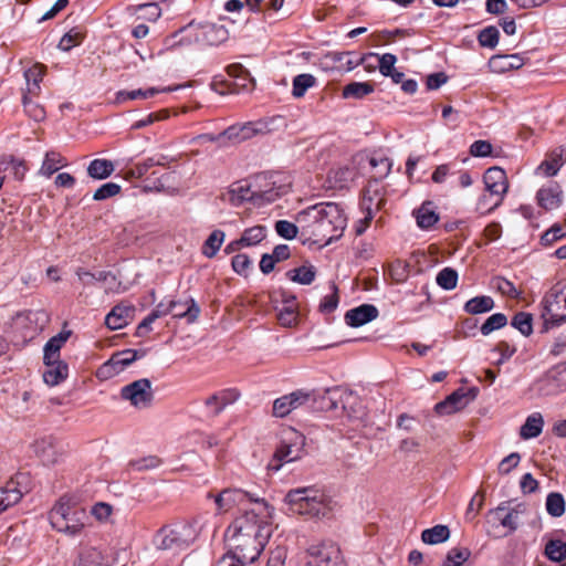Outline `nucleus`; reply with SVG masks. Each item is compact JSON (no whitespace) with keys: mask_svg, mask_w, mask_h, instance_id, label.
Here are the masks:
<instances>
[{"mask_svg":"<svg viewBox=\"0 0 566 566\" xmlns=\"http://www.w3.org/2000/svg\"><path fill=\"white\" fill-rule=\"evenodd\" d=\"M296 222L303 235L329 244L343 235L347 218L338 203L321 202L300 211Z\"/></svg>","mask_w":566,"mask_h":566,"instance_id":"1","label":"nucleus"},{"mask_svg":"<svg viewBox=\"0 0 566 566\" xmlns=\"http://www.w3.org/2000/svg\"><path fill=\"white\" fill-rule=\"evenodd\" d=\"M49 521L56 532L77 537L85 531L88 516L73 496L63 495L51 509Z\"/></svg>","mask_w":566,"mask_h":566,"instance_id":"2","label":"nucleus"},{"mask_svg":"<svg viewBox=\"0 0 566 566\" xmlns=\"http://www.w3.org/2000/svg\"><path fill=\"white\" fill-rule=\"evenodd\" d=\"M254 506L251 510H245L241 516L237 517L226 532L253 536H259V534L265 532L266 537H270L272 533L270 520L273 509L263 499H255Z\"/></svg>","mask_w":566,"mask_h":566,"instance_id":"3","label":"nucleus"},{"mask_svg":"<svg viewBox=\"0 0 566 566\" xmlns=\"http://www.w3.org/2000/svg\"><path fill=\"white\" fill-rule=\"evenodd\" d=\"M289 510L307 517L325 516L329 511L325 495L313 488H301L289 491L285 496Z\"/></svg>","mask_w":566,"mask_h":566,"instance_id":"4","label":"nucleus"},{"mask_svg":"<svg viewBox=\"0 0 566 566\" xmlns=\"http://www.w3.org/2000/svg\"><path fill=\"white\" fill-rule=\"evenodd\" d=\"M179 36L178 41H174L170 46L176 44L189 45L191 43H205L208 45H218L224 42L228 36V30L223 25L216 23L196 24L189 23L172 35V40Z\"/></svg>","mask_w":566,"mask_h":566,"instance_id":"5","label":"nucleus"},{"mask_svg":"<svg viewBox=\"0 0 566 566\" xmlns=\"http://www.w3.org/2000/svg\"><path fill=\"white\" fill-rule=\"evenodd\" d=\"M197 535L198 532L193 523L177 522L158 530L154 537V544L163 551L185 549L195 542Z\"/></svg>","mask_w":566,"mask_h":566,"instance_id":"6","label":"nucleus"},{"mask_svg":"<svg viewBox=\"0 0 566 566\" xmlns=\"http://www.w3.org/2000/svg\"><path fill=\"white\" fill-rule=\"evenodd\" d=\"M483 181L489 196L483 195L480 197L476 210L485 213L491 212L501 205L507 191L509 182L504 169L500 167L489 168L483 176Z\"/></svg>","mask_w":566,"mask_h":566,"instance_id":"7","label":"nucleus"},{"mask_svg":"<svg viewBox=\"0 0 566 566\" xmlns=\"http://www.w3.org/2000/svg\"><path fill=\"white\" fill-rule=\"evenodd\" d=\"M270 537L266 534L253 536L249 534H229L226 532V539L230 551L227 553L247 564L255 562Z\"/></svg>","mask_w":566,"mask_h":566,"instance_id":"8","label":"nucleus"},{"mask_svg":"<svg viewBox=\"0 0 566 566\" xmlns=\"http://www.w3.org/2000/svg\"><path fill=\"white\" fill-rule=\"evenodd\" d=\"M322 407L326 410L342 408L348 418L360 419L365 415L357 395L339 387L326 389L322 396Z\"/></svg>","mask_w":566,"mask_h":566,"instance_id":"9","label":"nucleus"},{"mask_svg":"<svg viewBox=\"0 0 566 566\" xmlns=\"http://www.w3.org/2000/svg\"><path fill=\"white\" fill-rule=\"evenodd\" d=\"M252 184L258 206L273 202L287 191L286 187L277 185L275 176L269 172L255 175L252 178Z\"/></svg>","mask_w":566,"mask_h":566,"instance_id":"10","label":"nucleus"},{"mask_svg":"<svg viewBox=\"0 0 566 566\" xmlns=\"http://www.w3.org/2000/svg\"><path fill=\"white\" fill-rule=\"evenodd\" d=\"M290 434L292 437L283 440L276 449L273 460L269 463V469L277 471L283 462H292L303 455L304 436L296 431H291Z\"/></svg>","mask_w":566,"mask_h":566,"instance_id":"11","label":"nucleus"},{"mask_svg":"<svg viewBox=\"0 0 566 566\" xmlns=\"http://www.w3.org/2000/svg\"><path fill=\"white\" fill-rule=\"evenodd\" d=\"M307 566H345L339 547L332 542L312 545L307 549Z\"/></svg>","mask_w":566,"mask_h":566,"instance_id":"12","label":"nucleus"},{"mask_svg":"<svg viewBox=\"0 0 566 566\" xmlns=\"http://www.w3.org/2000/svg\"><path fill=\"white\" fill-rule=\"evenodd\" d=\"M120 397L137 409L150 407L154 400L150 380L142 378L124 386L120 389Z\"/></svg>","mask_w":566,"mask_h":566,"instance_id":"13","label":"nucleus"},{"mask_svg":"<svg viewBox=\"0 0 566 566\" xmlns=\"http://www.w3.org/2000/svg\"><path fill=\"white\" fill-rule=\"evenodd\" d=\"M542 396H554L566 390V363H559L548 369L536 382Z\"/></svg>","mask_w":566,"mask_h":566,"instance_id":"14","label":"nucleus"},{"mask_svg":"<svg viewBox=\"0 0 566 566\" xmlns=\"http://www.w3.org/2000/svg\"><path fill=\"white\" fill-rule=\"evenodd\" d=\"M476 397V389L459 388L449 395L444 400L434 406V411L439 416L452 415L464 409L468 403Z\"/></svg>","mask_w":566,"mask_h":566,"instance_id":"15","label":"nucleus"},{"mask_svg":"<svg viewBox=\"0 0 566 566\" xmlns=\"http://www.w3.org/2000/svg\"><path fill=\"white\" fill-rule=\"evenodd\" d=\"M114 559L105 551L87 544H80L72 566H112Z\"/></svg>","mask_w":566,"mask_h":566,"instance_id":"16","label":"nucleus"},{"mask_svg":"<svg viewBox=\"0 0 566 566\" xmlns=\"http://www.w3.org/2000/svg\"><path fill=\"white\" fill-rule=\"evenodd\" d=\"M312 400V394L304 390H296L282 396L273 402V415L283 418L294 409H297Z\"/></svg>","mask_w":566,"mask_h":566,"instance_id":"17","label":"nucleus"},{"mask_svg":"<svg viewBox=\"0 0 566 566\" xmlns=\"http://www.w3.org/2000/svg\"><path fill=\"white\" fill-rule=\"evenodd\" d=\"M256 497L241 489H226L214 497L217 510L226 513L234 506H242L245 503H253Z\"/></svg>","mask_w":566,"mask_h":566,"instance_id":"18","label":"nucleus"},{"mask_svg":"<svg viewBox=\"0 0 566 566\" xmlns=\"http://www.w3.org/2000/svg\"><path fill=\"white\" fill-rule=\"evenodd\" d=\"M181 305H188L187 310L184 312H176L175 317L177 318H186L188 323H193L200 313V308L195 302L193 298H189L185 302L181 301H170L167 305L164 303H159L153 313L158 314V318L165 316L176 310V307Z\"/></svg>","mask_w":566,"mask_h":566,"instance_id":"19","label":"nucleus"},{"mask_svg":"<svg viewBox=\"0 0 566 566\" xmlns=\"http://www.w3.org/2000/svg\"><path fill=\"white\" fill-rule=\"evenodd\" d=\"M135 353L130 349H124L112 355V357L103 364L97 375L99 377L108 378L119 374L126 366L135 361Z\"/></svg>","mask_w":566,"mask_h":566,"instance_id":"20","label":"nucleus"},{"mask_svg":"<svg viewBox=\"0 0 566 566\" xmlns=\"http://www.w3.org/2000/svg\"><path fill=\"white\" fill-rule=\"evenodd\" d=\"M536 200L541 208L549 211L557 209L563 201V190L557 182L551 181L543 186L536 193Z\"/></svg>","mask_w":566,"mask_h":566,"instance_id":"21","label":"nucleus"},{"mask_svg":"<svg viewBox=\"0 0 566 566\" xmlns=\"http://www.w3.org/2000/svg\"><path fill=\"white\" fill-rule=\"evenodd\" d=\"M135 307L128 303L117 304L105 317V324L109 329H120L125 327L133 318Z\"/></svg>","mask_w":566,"mask_h":566,"instance_id":"22","label":"nucleus"},{"mask_svg":"<svg viewBox=\"0 0 566 566\" xmlns=\"http://www.w3.org/2000/svg\"><path fill=\"white\" fill-rule=\"evenodd\" d=\"M378 314V310L375 305L363 304L347 311L345 322L348 326L359 327L377 318Z\"/></svg>","mask_w":566,"mask_h":566,"instance_id":"23","label":"nucleus"},{"mask_svg":"<svg viewBox=\"0 0 566 566\" xmlns=\"http://www.w3.org/2000/svg\"><path fill=\"white\" fill-rule=\"evenodd\" d=\"M21 479H24L23 474H19L17 480H11L0 489V514L21 501L23 496V491L19 489Z\"/></svg>","mask_w":566,"mask_h":566,"instance_id":"24","label":"nucleus"},{"mask_svg":"<svg viewBox=\"0 0 566 566\" xmlns=\"http://www.w3.org/2000/svg\"><path fill=\"white\" fill-rule=\"evenodd\" d=\"M34 450L36 455L45 465L55 464L61 455L57 443L52 437L42 438L35 441Z\"/></svg>","mask_w":566,"mask_h":566,"instance_id":"25","label":"nucleus"},{"mask_svg":"<svg viewBox=\"0 0 566 566\" xmlns=\"http://www.w3.org/2000/svg\"><path fill=\"white\" fill-rule=\"evenodd\" d=\"M45 368L42 377L46 385L53 387L64 381L69 375V366L61 359L44 360Z\"/></svg>","mask_w":566,"mask_h":566,"instance_id":"26","label":"nucleus"},{"mask_svg":"<svg viewBox=\"0 0 566 566\" xmlns=\"http://www.w3.org/2000/svg\"><path fill=\"white\" fill-rule=\"evenodd\" d=\"M564 153L565 150L563 148H556L547 154L545 160L537 167L536 174L544 177H553L557 175L559 169L566 163Z\"/></svg>","mask_w":566,"mask_h":566,"instance_id":"27","label":"nucleus"},{"mask_svg":"<svg viewBox=\"0 0 566 566\" xmlns=\"http://www.w3.org/2000/svg\"><path fill=\"white\" fill-rule=\"evenodd\" d=\"M253 184L251 180H242L239 182H235L232 185L229 193H230V201L239 206L244 201H251L252 203L256 205V198H254V190H253Z\"/></svg>","mask_w":566,"mask_h":566,"instance_id":"28","label":"nucleus"},{"mask_svg":"<svg viewBox=\"0 0 566 566\" xmlns=\"http://www.w3.org/2000/svg\"><path fill=\"white\" fill-rule=\"evenodd\" d=\"M45 66L40 63H35L31 67L24 71V78L27 82V90L24 94L36 95L40 92V83L43 80Z\"/></svg>","mask_w":566,"mask_h":566,"instance_id":"29","label":"nucleus"},{"mask_svg":"<svg viewBox=\"0 0 566 566\" xmlns=\"http://www.w3.org/2000/svg\"><path fill=\"white\" fill-rule=\"evenodd\" d=\"M417 224L421 229H430L439 221V214L434 211L432 202L426 201L413 211Z\"/></svg>","mask_w":566,"mask_h":566,"instance_id":"30","label":"nucleus"},{"mask_svg":"<svg viewBox=\"0 0 566 566\" xmlns=\"http://www.w3.org/2000/svg\"><path fill=\"white\" fill-rule=\"evenodd\" d=\"M228 74L234 80H243V83H233L237 88H231V92H239L240 90H251L254 85V80L250 76L249 71L239 63L231 64L227 67Z\"/></svg>","mask_w":566,"mask_h":566,"instance_id":"31","label":"nucleus"},{"mask_svg":"<svg viewBox=\"0 0 566 566\" xmlns=\"http://www.w3.org/2000/svg\"><path fill=\"white\" fill-rule=\"evenodd\" d=\"M544 427V418L539 412H533L530 415L524 424L521 427L520 436L527 440L538 437Z\"/></svg>","mask_w":566,"mask_h":566,"instance_id":"32","label":"nucleus"},{"mask_svg":"<svg viewBox=\"0 0 566 566\" xmlns=\"http://www.w3.org/2000/svg\"><path fill=\"white\" fill-rule=\"evenodd\" d=\"M547 301H548V291L546 292V294L542 301V305H543V310H544L543 315L548 316L547 319H549L555 325H560V324L565 323L566 322V307H563V305L565 304V294L564 293L562 295L558 294L557 297L555 298V303H557L556 305L558 306L557 312H553L549 310Z\"/></svg>","mask_w":566,"mask_h":566,"instance_id":"33","label":"nucleus"},{"mask_svg":"<svg viewBox=\"0 0 566 566\" xmlns=\"http://www.w3.org/2000/svg\"><path fill=\"white\" fill-rule=\"evenodd\" d=\"M374 91L375 85L370 82H350L343 87L342 96L344 98L361 99Z\"/></svg>","mask_w":566,"mask_h":566,"instance_id":"34","label":"nucleus"},{"mask_svg":"<svg viewBox=\"0 0 566 566\" xmlns=\"http://www.w3.org/2000/svg\"><path fill=\"white\" fill-rule=\"evenodd\" d=\"M354 172L348 167H337L328 171L327 181L331 188L342 189L353 179Z\"/></svg>","mask_w":566,"mask_h":566,"instance_id":"35","label":"nucleus"},{"mask_svg":"<svg viewBox=\"0 0 566 566\" xmlns=\"http://www.w3.org/2000/svg\"><path fill=\"white\" fill-rule=\"evenodd\" d=\"M239 398V392L235 389H227L213 394L206 399V406H212V401L219 400V407H216L213 415H219L228 405L234 402Z\"/></svg>","mask_w":566,"mask_h":566,"instance_id":"36","label":"nucleus"},{"mask_svg":"<svg viewBox=\"0 0 566 566\" xmlns=\"http://www.w3.org/2000/svg\"><path fill=\"white\" fill-rule=\"evenodd\" d=\"M296 300L294 296H290L284 300V306L277 313V321L284 327H291L296 323Z\"/></svg>","mask_w":566,"mask_h":566,"instance_id":"37","label":"nucleus"},{"mask_svg":"<svg viewBox=\"0 0 566 566\" xmlns=\"http://www.w3.org/2000/svg\"><path fill=\"white\" fill-rule=\"evenodd\" d=\"M115 170L114 164L107 159H94L87 167V174L93 179H105Z\"/></svg>","mask_w":566,"mask_h":566,"instance_id":"38","label":"nucleus"},{"mask_svg":"<svg viewBox=\"0 0 566 566\" xmlns=\"http://www.w3.org/2000/svg\"><path fill=\"white\" fill-rule=\"evenodd\" d=\"M450 537V530L447 525H436L427 528L421 533V539L429 545H436L448 541Z\"/></svg>","mask_w":566,"mask_h":566,"instance_id":"39","label":"nucleus"},{"mask_svg":"<svg viewBox=\"0 0 566 566\" xmlns=\"http://www.w3.org/2000/svg\"><path fill=\"white\" fill-rule=\"evenodd\" d=\"M493 307L494 301L488 295L472 297L464 304V311L473 315L490 312Z\"/></svg>","mask_w":566,"mask_h":566,"instance_id":"40","label":"nucleus"},{"mask_svg":"<svg viewBox=\"0 0 566 566\" xmlns=\"http://www.w3.org/2000/svg\"><path fill=\"white\" fill-rule=\"evenodd\" d=\"M69 333H60L48 340L44 346L43 360L52 361L60 359V350L67 340Z\"/></svg>","mask_w":566,"mask_h":566,"instance_id":"41","label":"nucleus"},{"mask_svg":"<svg viewBox=\"0 0 566 566\" xmlns=\"http://www.w3.org/2000/svg\"><path fill=\"white\" fill-rule=\"evenodd\" d=\"M224 237L226 234L222 230L212 231L202 244V254L209 259L216 256L224 241Z\"/></svg>","mask_w":566,"mask_h":566,"instance_id":"42","label":"nucleus"},{"mask_svg":"<svg viewBox=\"0 0 566 566\" xmlns=\"http://www.w3.org/2000/svg\"><path fill=\"white\" fill-rule=\"evenodd\" d=\"M286 275L294 282L308 285L314 281L316 271L313 265H302L300 268L290 270Z\"/></svg>","mask_w":566,"mask_h":566,"instance_id":"43","label":"nucleus"},{"mask_svg":"<svg viewBox=\"0 0 566 566\" xmlns=\"http://www.w3.org/2000/svg\"><path fill=\"white\" fill-rule=\"evenodd\" d=\"M316 83V78L312 74H298L293 78L292 94L294 97H303L306 91L313 87Z\"/></svg>","mask_w":566,"mask_h":566,"instance_id":"44","label":"nucleus"},{"mask_svg":"<svg viewBox=\"0 0 566 566\" xmlns=\"http://www.w3.org/2000/svg\"><path fill=\"white\" fill-rule=\"evenodd\" d=\"M266 235V228L263 226H254L243 231L240 242L243 247H252L259 244Z\"/></svg>","mask_w":566,"mask_h":566,"instance_id":"45","label":"nucleus"},{"mask_svg":"<svg viewBox=\"0 0 566 566\" xmlns=\"http://www.w3.org/2000/svg\"><path fill=\"white\" fill-rule=\"evenodd\" d=\"M63 160H64V158L59 153H55V151L46 153L45 158H44L43 164L40 169L41 174L46 177L52 176L54 172H56L60 169V167L64 166Z\"/></svg>","mask_w":566,"mask_h":566,"instance_id":"46","label":"nucleus"},{"mask_svg":"<svg viewBox=\"0 0 566 566\" xmlns=\"http://www.w3.org/2000/svg\"><path fill=\"white\" fill-rule=\"evenodd\" d=\"M371 59L377 61L379 72L384 76H389L395 70L397 57L391 53H385L382 55H379L378 53H368V60Z\"/></svg>","mask_w":566,"mask_h":566,"instance_id":"47","label":"nucleus"},{"mask_svg":"<svg viewBox=\"0 0 566 566\" xmlns=\"http://www.w3.org/2000/svg\"><path fill=\"white\" fill-rule=\"evenodd\" d=\"M545 555L552 562H562L566 558V543L560 539H551L545 546Z\"/></svg>","mask_w":566,"mask_h":566,"instance_id":"48","label":"nucleus"},{"mask_svg":"<svg viewBox=\"0 0 566 566\" xmlns=\"http://www.w3.org/2000/svg\"><path fill=\"white\" fill-rule=\"evenodd\" d=\"M546 511L553 517H559L565 513V500L560 493L552 492L546 497Z\"/></svg>","mask_w":566,"mask_h":566,"instance_id":"49","label":"nucleus"},{"mask_svg":"<svg viewBox=\"0 0 566 566\" xmlns=\"http://www.w3.org/2000/svg\"><path fill=\"white\" fill-rule=\"evenodd\" d=\"M436 281L443 290H453L458 283V272L452 268H444L438 273Z\"/></svg>","mask_w":566,"mask_h":566,"instance_id":"50","label":"nucleus"},{"mask_svg":"<svg viewBox=\"0 0 566 566\" xmlns=\"http://www.w3.org/2000/svg\"><path fill=\"white\" fill-rule=\"evenodd\" d=\"M84 39V34L78 29L74 28L66 32L60 40L57 48L62 51H70L72 48L78 45Z\"/></svg>","mask_w":566,"mask_h":566,"instance_id":"51","label":"nucleus"},{"mask_svg":"<svg viewBox=\"0 0 566 566\" xmlns=\"http://www.w3.org/2000/svg\"><path fill=\"white\" fill-rule=\"evenodd\" d=\"M533 318L530 313L520 312L512 318V326L520 331L522 335L530 336L533 332Z\"/></svg>","mask_w":566,"mask_h":566,"instance_id":"52","label":"nucleus"},{"mask_svg":"<svg viewBox=\"0 0 566 566\" xmlns=\"http://www.w3.org/2000/svg\"><path fill=\"white\" fill-rule=\"evenodd\" d=\"M506 324V316L503 313H495L486 318V321L482 324L480 331L482 335L486 336L492 332L504 327Z\"/></svg>","mask_w":566,"mask_h":566,"instance_id":"53","label":"nucleus"},{"mask_svg":"<svg viewBox=\"0 0 566 566\" xmlns=\"http://www.w3.org/2000/svg\"><path fill=\"white\" fill-rule=\"evenodd\" d=\"M370 166L375 169V179H382L391 170V161L385 156H373L369 160Z\"/></svg>","mask_w":566,"mask_h":566,"instance_id":"54","label":"nucleus"},{"mask_svg":"<svg viewBox=\"0 0 566 566\" xmlns=\"http://www.w3.org/2000/svg\"><path fill=\"white\" fill-rule=\"evenodd\" d=\"M470 556L471 552L469 548L454 547L448 552L443 566H461Z\"/></svg>","mask_w":566,"mask_h":566,"instance_id":"55","label":"nucleus"},{"mask_svg":"<svg viewBox=\"0 0 566 566\" xmlns=\"http://www.w3.org/2000/svg\"><path fill=\"white\" fill-rule=\"evenodd\" d=\"M30 94H23L22 97V104L24 107V112L35 122H41L45 118V111L44 108L39 105L38 103H34L30 97Z\"/></svg>","mask_w":566,"mask_h":566,"instance_id":"56","label":"nucleus"},{"mask_svg":"<svg viewBox=\"0 0 566 566\" xmlns=\"http://www.w3.org/2000/svg\"><path fill=\"white\" fill-rule=\"evenodd\" d=\"M500 526L506 528V532L503 534L495 532L496 537L507 536L514 533L518 527V512L515 509L509 510L505 513V516H503L502 524Z\"/></svg>","mask_w":566,"mask_h":566,"instance_id":"57","label":"nucleus"},{"mask_svg":"<svg viewBox=\"0 0 566 566\" xmlns=\"http://www.w3.org/2000/svg\"><path fill=\"white\" fill-rule=\"evenodd\" d=\"M169 117V112L167 109H160L158 112H154L148 114L145 118H142L139 120H136L132 125L133 130L142 129L144 127H147L149 125H153L156 122L165 120Z\"/></svg>","mask_w":566,"mask_h":566,"instance_id":"58","label":"nucleus"},{"mask_svg":"<svg viewBox=\"0 0 566 566\" xmlns=\"http://www.w3.org/2000/svg\"><path fill=\"white\" fill-rule=\"evenodd\" d=\"M157 92L158 91L156 88H148V90L138 88V90H133V91H122V92H118V94H117V101L124 102V101H133V99H137V98L146 99V98L153 97L155 94H157Z\"/></svg>","mask_w":566,"mask_h":566,"instance_id":"59","label":"nucleus"},{"mask_svg":"<svg viewBox=\"0 0 566 566\" xmlns=\"http://www.w3.org/2000/svg\"><path fill=\"white\" fill-rule=\"evenodd\" d=\"M161 460L156 455H148L137 460H132L129 467L136 471H146L156 469L160 465Z\"/></svg>","mask_w":566,"mask_h":566,"instance_id":"60","label":"nucleus"},{"mask_svg":"<svg viewBox=\"0 0 566 566\" xmlns=\"http://www.w3.org/2000/svg\"><path fill=\"white\" fill-rule=\"evenodd\" d=\"M478 40L482 46L493 49L499 42V30L495 27H488L480 32Z\"/></svg>","mask_w":566,"mask_h":566,"instance_id":"61","label":"nucleus"},{"mask_svg":"<svg viewBox=\"0 0 566 566\" xmlns=\"http://www.w3.org/2000/svg\"><path fill=\"white\" fill-rule=\"evenodd\" d=\"M298 227L300 224L296 226L287 220H279L275 223V231L280 237L292 240L297 235Z\"/></svg>","mask_w":566,"mask_h":566,"instance_id":"62","label":"nucleus"},{"mask_svg":"<svg viewBox=\"0 0 566 566\" xmlns=\"http://www.w3.org/2000/svg\"><path fill=\"white\" fill-rule=\"evenodd\" d=\"M120 192V186L115 182H107L102 185L93 195V199L96 201L105 200L114 197Z\"/></svg>","mask_w":566,"mask_h":566,"instance_id":"63","label":"nucleus"},{"mask_svg":"<svg viewBox=\"0 0 566 566\" xmlns=\"http://www.w3.org/2000/svg\"><path fill=\"white\" fill-rule=\"evenodd\" d=\"M140 12V18L148 21H156L161 15V9L155 2L143 3L136 8Z\"/></svg>","mask_w":566,"mask_h":566,"instance_id":"64","label":"nucleus"}]
</instances>
